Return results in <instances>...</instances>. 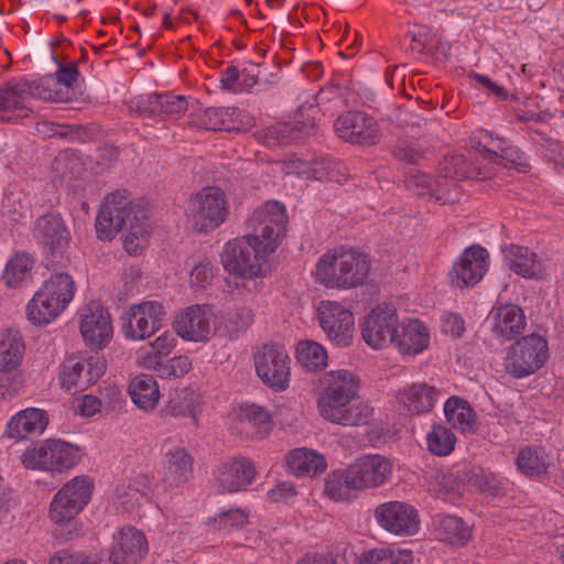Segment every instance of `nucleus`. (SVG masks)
Wrapping results in <instances>:
<instances>
[{"label": "nucleus", "mask_w": 564, "mask_h": 564, "mask_svg": "<svg viewBox=\"0 0 564 564\" xmlns=\"http://www.w3.org/2000/svg\"><path fill=\"white\" fill-rule=\"evenodd\" d=\"M286 224L283 204L269 200L256 208L247 220L250 232L225 245L220 254L225 270L243 279L258 276L261 263L280 246Z\"/></svg>", "instance_id": "1"}, {"label": "nucleus", "mask_w": 564, "mask_h": 564, "mask_svg": "<svg viewBox=\"0 0 564 564\" xmlns=\"http://www.w3.org/2000/svg\"><path fill=\"white\" fill-rule=\"evenodd\" d=\"M97 237L111 241L121 230H128L123 238L129 254H139L149 232L148 214L142 202L130 199L126 189L116 191L105 198L95 224Z\"/></svg>", "instance_id": "2"}, {"label": "nucleus", "mask_w": 564, "mask_h": 564, "mask_svg": "<svg viewBox=\"0 0 564 564\" xmlns=\"http://www.w3.org/2000/svg\"><path fill=\"white\" fill-rule=\"evenodd\" d=\"M370 261L358 249L335 248L323 254L316 264L319 282L329 289H356L367 282Z\"/></svg>", "instance_id": "3"}, {"label": "nucleus", "mask_w": 564, "mask_h": 564, "mask_svg": "<svg viewBox=\"0 0 564 564\" xmlns=\"http://www.w3.org/2000/svg\"><path fill=\"white\" fill-rule=\"evenodd\" d=\"M26 96L53 102H67L72 94L62 87H56L52 74L36 80L7 82L0 86V122L13 120L12 111L24 108Z\"/></svg>", "instance_id": "4"}, {"label": "nucleus", "mask_w": 564, "mask_h": 564, "mask_svg": "<svg viewBox=\"0 0 564 564\" xmlns=\"http://www.w3.org/2000/svg\"><path fill=\"white\" fill-rule=\"evenodd\" d=\"M33 236L42 248L45 259L53 265L64 267L69 262L67 251L72 239L59 213H46L36 218Z\"/></svg>", "instance_id": "5"}, {"label": "nucleus", "mask_w": 564, "mask_h": 564, "mask_svg": "<svg viewBox=\"0 0 564 564\" xmlns=\"http://www.w3.org/2000/svg\"><path fill=\"white\" fill-rule=\"evenodd\" d=\"M549 346L544 337L530 334L513 343L507 351L506 372L516 379H522L536 372L546 362Z\"/></svg>", "instance_id": "6"}, {"label": "nucleus", "mask_w": 564, "mask_h": 564, "mask_svg": "<svg viewBox=\"0 0 564 564\" xmlns=\"http://www.w3.org/2000/svg\"><path fill=\"white\" fill-rule=\"evenodd\" d=\"M227 215L226 195L218 187L204 188L188 202L187 216L197 232L213 231L226 220Z\"/></svg>", "instance_id": "7"}, {"label": "nucleus", "mask_w": 564, "mask_h": 564, "mask_svg": "<svg viewBox=\"0 0 564 564\" xmlns=\"http://www.w3.org/2000/svg\"><path fill=\"white\" fill-rule=\"evenodd\" d=\"M94 485L87 476L67 481L54 496L50 505V518L54 523L69 522L90 501Z\"/></svg>", "instance_id": "8"}, {"label": "nucleus", "mask_w": 564, "mask_h": 564, "mask_svg": "<svg viewBox=\"0 0 564 564\" xmlns=\"http://www.w3.org/2000/svg\"><path fill=\"white\" fill-rule=\"evenodd\" d=\"M165 319L166 308L161 302L144 301L122 314L121 328L127 338L142 340L160 330Z\"/></svg>", "instance_id": "9"}, {"label": "nucleus", "mask_w": 564, "mask_h": 564, "mask_svg": "<svg viewBox=\"0 0 564 564\" xmlns=\"http://www.w3.org/2000/svg\"><path fill=\"white\" fill-rule=\"evenodd\" d=\"M321 387L318 409L321 415L326 417L354 400L359 390V380L349 370H333L323 376Z\"/></svg>", "instance_id": "10"}, {"label": "nucleus", "mask_w": 564, "mask_h": 564, "mask_svg": "<svg viewBox=\"0 0 564 564\" xmlns=\"http://www.w3.org/2000/svg\"><path fill=\"white\" fill-rule=\"evenodd\" d=\"M291 358L283 347L278 345H263L254 355L257 376L262 383L275 392L289 388L291 376Z\"/></svg>", "instance_id": "11"}, {"label": "nucleus", "mask_w": 564, "mask_h": 564, "mask_svg": "<svg viewBox=\"0 0 564 564\" xmlns=\"http://www.w3.org/2000/svg\"><path fill=\"white\" fill-rule=\"evenodd\" d=\"M106 369L107 361L98 352L87 357L69 356L62 365L59 375L62 387L75 391L86 390L104 376Z\"/></svg>", "instance_id": "12"}, {"label": "nucleus", "mask_w": 564, "mask_h": 564, "mask_svg": "<svg viewBox=\"0 0 564 564\" xmlns=\"http://www.w3.org/2000/svg\"><path fill=\"white\" fill-rule=\"evenodd\" d=\"M75 282L67 273H54L31 299V313L44 306L48 317L58 316L75 295Z\"/></svg>", "instance_id": "13"}, {"label": "nucleus", "mask_w": 564, "mask_h": 564, "mask_svg": "<svg viewBox=\"0 0 564 564\" xmlns=\"http://www.w3.org/2000/svg\"><path fill=\"white\" fill-rule=\"evenodd\" d=\"M373 517L382 529L394 535H414L420 529L417 510L404 501L380 503L376 507Z\"/></svg>", "instance_id": "14"}, {"label": "nucleus", "mask_w": 564, "mask_h": 564, "mask_svg": "<svg viewBox=\"0 0 564 564\" xmlns=\"http://www.w3.org/2000/svg\"><path fill=\"white\" fill-rule=\"evenodd\" d=\"M399 316L393 305H378L365 318L361 336L367 345L382 349L393 344Z\"/></svg>", "instance_id": "15"}, {"label": "nucleus", "mask_w": 564, "mask_h": 564, "mask_svg": "<svg viewBox=\"0 0 564 564\" xmlns=\"http://www.w3.org/2000/svg\"><path fill=\"white\" fill-rule=\"evenodd\" d=\"M351 482L359 490L376 489L388 484L392 477L393 463L381 454H362L351 464Z\"/></svg>", "instance_id": "16"}, {"label": "nucleus", "mask_w": 564, "mask_h": 564, "mask_svg": "<svg viewBox=\"0 0 564 564\" xmlns=\"http://www.w3.org/2000/svg\"><path fill=\"white\" fill-rule=\"evenodd\" d=\"M319 325L328 339L339 347L349 346L354 332V315L341 304L323 301L317 308Z\"/></svg>", "instance_id": "17"}, {"label": "nucleus", "mask_w": 564, "mask_h": 564, "mask_svg": "<svg viewBox=\"0 0 564 564\" xmlns=\"http://www.w3.org/2000/svg\"><path fill=\"white\" fill-rule=\"evenodd\" d=\"M129 108L142 118L176 120L187 110L188 102L183 96L151 94L132 99Z\"/></svg>", "instance_id": "18"}, {"label": "nucleus", "mask_w": 564, "mask_h": 564, "mask_svg": "<svg viewBox=\"0 0 564 564\" xmlns=\"http://www.w3.org/2000/svg\"><path fill=\"white\" fill-rule=\"evenodd\" d=\"M336 134L352 144L372 145L378 142L379 129L376 120L362 111H347L335 123Z\"/></svg>", "instance_id": "19"}, {"label": "nucleus", "mask_w": 564, "mask_h": 564, "mask_svg": "<svg viewBox=\"0 0 564 564\" xmlns=\"http://www.w3.org/2000/svg\"><path fill=\"white\" fill-rule=\"evenodd\" d=\"M80 334L91 349H104L112 337L109 312L99 303H90L80 316Z\"/></svg>", "instance_id": "20"}, {"label": "nucleus", "mask_w": 564, "mask_h": 564, "mask_svg": "<svg viewBox=\"0 0 564 564\" xmlns=\"http://www.w3.org/2000/svg\"><path fill=\"white\" fill-rule=\"evenodd\" d=\"M489 253L479 246L473 245L465 249L460 260L451 270L452 282L459 289L475 286L488 270Z\"/></svg>", "instance_id": "21"}, {"label": "nucleus", "mask_w": 564, "mask_h": 564, "mask_svg": "<svg viewBox=\"0 0 564 564\" xmlns=\"http://www.w3.org/2000/svg\"><path fill=\"white\" fill-rule=\"evenodd\" d=\"M147 553L144 534L133 527H124L113 534L109 561L112 564H137Z\"/></svg>", "instance_id": "22"}, {"label": "nucleus", "mask_w": 564, "mask_h": 564, "mask_svg": "<svg viewBox=\"0 0 564 564\" xmlns=\"http://www.w3.org/2000/svg\"><path fill=\"white\" fill-rule=\"evenodd\" d=\"M176 335L189 341H205L209 338L210 317L205 306L192 305L174 321Z\"/></svg>", "instance_id": "23"}, {"label": "nucleus", "mask_w": 564, "mask_h": 564, "mask_svg": "<svg viewBox=\"0 0 564 564\" xmlns=\"http://www.w3.org/2000/svg\"><path fill=\"white\" fill-rule=\"evenodd\" d=\"M256 474L253 463L249 458L238 456L221 465L217 480L224 491L237 492L246 489Z\"/></svg>", "instance_id": "24"}, {"label": "nucleus", "mask_w": 564, "mask_h": 564, "mask_svg": "<svg viewBox=\"0 0 564 564\" xmlns=\"http://www.w3.org/2000/svg\"><path fill=\"white\" fill-rule=\"evenodd\" d=\"M393 344L404 355H417L422 352L430 341V334L425 325L419 319H409L400 324L395 332Z\"/></svg>", "instance_id": "25"}, {"label": "nucleus", "mask_w": 564, "mask_h": 564, "mask_svg": "<svg viewBox=\"0 0 564 564\" xmlns=\"http://www.w3.org/2000/svg\"><path fill=\"white\" fill-rule=\"evenodd\" d=\"M527 325L522 308L507 304L495 310L492 315V333L502 340H511L521 335Z\"/></svg>", "instance_id": "26"}, {"label": "nucleus", "mask_w": 564, "mask_h": 564, "mask_svg": "<svg viewBox=\"0 0 564 564\" xmlns=\"http://www.w3.org/2000/svg\"><path fill=\"white\" fill-rule=\"evenodd\" d=\"M47 424L46 411L28 408L11 417L7 425V434L11 438H25L28 435L42 434Z\"/></svg>", "instance_id": "27"}, {"label": "nucleus", "mask_w": 564, "mask_h": 564, "mask_svg": "<svg viewBox=\"0 0 564 564\" xmlns=\"http://www.w3.org/2000/svg\"><path fill=\"white\" fill-rule=\"evenodd\" d=\"M505 258L511 271L525 279H542L544 268L536 254L527 247L509 245L503 249Z\"/></svg>", "instance_id": "28"}, {"label": "nucleus", "mask_w": 564, "mask_h": 564, "mask_svg": "<svg viewBox=\"0 0 564 564\" xmlns=\"http://www.w3.org/2000/svg\"><path fill=\"white\" fill-rule=\"evenodd\" d=\"M236 424V429L245 437L262 438L271 430L272 422L270 414L262 406L247 404L241 406Z\"/></svg>", "instance_id": "29"}, {"label": "nucleus", "mask_w": 564, "mask_h": 564, "mask_svg": "<svg viewBox=\"0 0 564 564\" xmlns=\"http://www.w3.org/2000/svg\"><path fill=\"white\" fill-rule=\"evenodd\" d=\"M286 466L295 476L314 477L326 469V460L323 455L307 448H295L286 456Z\"/></svg>", "instance_id": "30"}, {"label": "nucleus", "mask_w": 564, "mask_h": 564, "mask_svg": "<svg viewBox=\"0 0 564 564\" xmlns=\"http://www.w3.org/2000/svg\"><path fill=\"white\" fill-rule=\"evenodd\" d=\"M398 400L409 413L420 414L432 410L437 400V391L426 383H416L400 391Z\"/></svg>", "instance_id": "31"}, {"label": "nucleus", "mask_w": 564, "mask_h": 564, "mask_svg": "<svg viewBox=\"0 0 564 564\" xmlns=\"http://www.w3.org/2000/svg\"><path fill=\"white\" fill-rule=\"evenodd\" d=\"M193 473V458L183 447L166 453L165 478L170 485L180 486L188 481Z\"/></svg>", "instance_id": "32"}, {"label": "nucleus", "mask_w": 564, "mask_h": 564, "mask_svg": "<svg viewBox=\"0 0 564 564\" xmlns=\"http://www.w3.org/2000/svg\"><path fill=\"white\" fill-rule=\"evenodd\" d=\"M129 394L133 403L144 410H153L160 399L156 380L151 375H139L129 384Z\"/></svg>", "instance_id": "33"}, {"label": "nucleus", "mask_w": 564, "mask_h": 564, "mask_svg": "<svg viewBox=\"0 0 564 564\" xmlns=\"http://www.w3.org/2000/svg\"><path fill=\"white\" fill-rule=\"evenodd\" d=\"M438 173L441 178H453L463 181L467 178H478L481 172L475 163L464 154H447L438 164Z\"/></svg>", "instance_id": "34"}, {"label": "nucleus", "mask_w": 564, "mask_h": 564, "mask_svg": "<svg viewBox=\"0 0 564 564\" xmlns=\"http://www.w3.org/2000/svg\"><path fill=\"white\" fill-rule=\"evenodd\" d=\"M435 525L438 538L452 545H465L471 536L470 528L456 516H437Z\"/></svg>", "instance_id": "35"}, {"label": "nucleus", "mask_w": 564, "mask_h": 564, "mask_svg": "<svg viewBox=\"0 0 564 564\" xmlns=\"http://www.w3.org/2000/svg\"><path fill=\"white\" fill-rule=\"evenodd\" d=\"M144 368L154 370L161 378H181L192 369V361L187 356H177L169 360L160 359V356L143 355Z\"/></svg>", "instance_id": "36"}, {"label": "nucleus", "mask_w": 564, "mask_h": 564, "mask_svg": "<svg viewBox=\"0 0 564 564\" xmlns=\"http://www.w3.org/2000/svg\"><path fill=\"white\" fill-rule=\"evenodd\" d=\"M24 343L17 330L0 333V371H11L21 362Z\"/></svg>", "instance_id": "37"}, {"label": "nucleus", "mask_w": 564, "mask_h": 564, "mask_svg": "<svg viewBox=\"0 0 564 564\" xmlns=\"http://www.w3.org/2000/svg\"><path fill=\"white\" fill-rule=\"evenodd\" d=\"M373 414V409L362 401H351L348 405L340 406L334 411V414L327 415L325 419L332 423L344 426H361L367 425Z\"/></svg>", "instance_id": "38"}, {"label": "nucleus", "mask_w": 564, "mask_h": 564, "mask_svg": "<svg viewBox=\"0 0 564 564\" xmlns=\"http://www.w3.org/2000/svg\"><path fill=\"white\" fill-rule=\"evenodd\" d=\"M444 413L447 422L463 432L474 430L476 414L470 404L458 397H451L444 404Z\"/></svg>", "instance_id": "39"}, {"label": "nucleus", "mask_w": 564, "mask_h": 564, "mask_svg": "<svg viewBox=\"0 0 564 564\" xmlns=\"http://www.w3.org/2000/svg\"><path fill=\"white\" fill-rule=\"evenodd\" d=\"M406 188L419 196L430 195L436 200L444 198L447 188L446 183L441 180H433L429 174L412 170L405 176Z\"/></svg>", "instance_id": "40"}, {"label": "nucleus", "mask_w": 564, "mask_h": 564, "mask_svg": "<svg viewBox=\"0 0 564 564\" xmlns=\"http://www.w3.org/2000/svg\"><path fill=\"white\" fill-rule=\"evenodd\" d=\"M254 322L251 307L241 305L230 310L224 321V334L230 340L238 339Z\"/></svg>", "instance_id": "41"}, {"label": "nucleus", "mask_w": 564, "mask_h": 564, "mask_svg": "<svg viewBox=\"0 0 564 564\" xmlns=\"http://www.w3.org/2000/svg\"><path fill=\"white\" fill-rule=\"evenodd\" d=\"M413 553L408 549L380 547L365 552L358 564H412Z\"/></svg>", "instance_id": "42"}, {"label": "nucleus", "mask_w": 564, "mask_h": 564, "mask_svg": "<svg viewBox=\"0 0 564 564\" xmlns=\"http://www.w3.org/2000/svg\"><path fill=\"white\" fill-rule=\"evenodd\" d=\"M351 468L348 465L345 469L333 471L327 476L325 482V492L327 496L336 501H346L351 498L352 490H359L354 482H351Z\"/></svg>", "instance_id": "43"}, {"label": "nucleus", "mask_w": 564, "mask_h": 564, "mask_svg": "<svg viewBox=\"0 0 564 564\" xmlns=\"http://www.w3.org/2000/svg\"><path fill=\"white\" fill-rule=\"evenodd\" d=\"M325 348L314 340H302L296 347V359L308 371H318L327 365Z\"/></svg>", "instance_id": "44"}, {"label": "nucleus", "mask_w": 564, "mask_h": 564, "mask_svg": "<svg viewBox=\"0 0 564 564\" xmlns=\"http://www.w3.org/2000/svg\"><path fill=\"white\" fill-rule=\"evenodd\" d=\"M48 454L52 460L51 470L68 469L79 460V448L59 440H51Z\"/></svg>", "instance_id": "45"}, {"label": "nucleus", "mask_w": 564, "mask_h": 564, "mask_svg": "<svg viewBox=\"0 0 564 564\" xmlns=\"http://www.w3.org/2000/svg\"><path fill=\"white\" fill-rule=\"evenodd\" d=\"M235 112L236 108L210 107L205 109L203 113L197 117V120H194L193 122L206 130H229L231 117Z\"/></svg>", "instance_id": "46"}, {"label": "nucleus", "mask_w": 564, "mask_h": 564, "mask_svg": "<svg viewBox=\"0 0 564 564\" xmlns=\"http://www.w3.org/2000/svg\"><path fill=\"white\" fill-rule=\"evenodd\" d=\"M343 164L336 159L321 156L312 159L311 180L340 182L345 177Z\"/></svg>", "instance_id": "47"}, {"label": "nucleus", "mask_w": 564, "mask_h": 564, "mask_svg": "<svg viewBox=\"0 0 564 564\" xmlns=\"http://www.w3.org/2000/svg\"><path fill=\"white\" fill-rule=\"evenodd\" d=\"M517 465L519 470L527 476H541L549 468L547 457L544 453L530 447L520 451Z\"/></svg>", "instance_id": "48"}, {"label": "nucleus", "mask_w": 564, "mask_h": 564, "mask_svg": "<svg viewBox=\"0 0 564 564\" xmlns=\"http://www.w3.org/2000/svg\"><path fill=\"white\" fill-rule=\"evenodd\" d=\"M469 482L482 494L501 497L506 494L503 482L491 471L477 468L471 471Z\"/></svg>", "instance_id": "49"}, {"label": "nucleus", "mask_w": 564, "mask_h": 564, "mask_svg": "<svg viewBox=\"0 0 564 564\" xmlns=\"http://www.w3.org/2000/svg\"><path fill=\"white\" fill-rule=\"evenodd\" d=\"M429 451L437 456H447L454 451L456 437L454 433L444 426H434L427 434Z\"/></svg>", "instance_id": "50"}, {"label": "nucleus", "mask_w": 564, "mask_h": 564, "mask_svg": "<svg viewBox=\"0 0 564 564\" xmlns=\"http://www.w3.org/2000/svg\"><path fill=\"white\" fill-rule=\"evenodd\" d=\"M33 261L26 254H17L6 265L3 281L10 288H17L29 274Z\"/></svg>", "instance_id": "51"}, {"label": "nucleus", "mask_w": 564, "mask_h": 564, "mask_svg": "<svg viewBox=\"0 0 564 564\" xmlns=\"http://www.w3.org/2000/svg\"><path fill=\"white\" fill-rule=\"evenodd\" d=\"M51 440L28 448L22 455V464L30 469L51 470L52 460L50 459L48 447Z\"/></svg>", "instance_id": "52"}, {"label": "nucleus", "mask_w": 564, "mask_h": 564, "mask_svg": "<svg viewBox=\"0 0 564 564\" xmlns=\"http://www.w3.org/2000/svg\"><path fill=\"white\" fill-rule=\"evenodd\" d=\"M391 153L394 159L406 164H417L423 158V151L420 145L410 140H398L392 147Z\"/></svg>", "instance_id": "53"}, {"label": "nucleus", "mask_w": 564, "mask_h": 564, "mask_svg": "<svg viewBox=\"0 0 564 564\" xmlns=\"http://www.w3.org/2000/svg\"><path fill=\"white\" fill-rule=\"evenodd\" d=\"M498 162L495 164L501 165L507 169L514 167L520 172H525L529 165L522 162L523 153L513 145L507 144L506 148L501 149V153L498 154Z\"/></svg>", "instance_id": "54"}, {"label": "nucleus", "mask_w": 564, "mask_h": 564, "mask_svg": "<svg viewBox=\"0 0 564 564\" xmlns=\"http://www.w3.org/2000/svg\"><path fill=\"white\" fill-rule=\"evenodd\" d=\"M54 61L58 64V69L52 75L54 80H56V87L63 86L64 90H68L72 94L70 89L79 77V70L76 64H59L55 57Z\"/></svg>", "instance_id": "55"}, {"label": "nucleus", "mask_w": 564, "mask_h": 564, "mask_svg": "<svg viewBox=\"0 0 564 564\" xmlns=\"http://www.w3.org/2000/svg\"><path fill=\"white\" fill-rule=\"evenodd\" d=\"M187 391H175L173 395L170 397L163 412L166 415L171 416H185L192 412L191 402L186 398Z\"/></svg>", "instance_id": "56"}, {"label": "nucleus", "mask_w": 564, "mask_h": 564, "mask_svg": "<svg viewBox=\"0 0 564 564\" xmlns=\"http://www.w3.org/2000/svg\"><path fill=\"white\" fill-rule=\"evenodd\" d=\"M215 521L220 530L240 528L247 522V513L242 509H230L220 512Z\"/></svg>", "instance_id": "57"}, {"label": "nucleus", "mask_w": 564, "mask_h": 564, "mask_svg": "<svg viewBox=\"0 0 564 564\" xmlns=\"http://www.w3.org/2000/svg\"><path fill=\"white\" fill-rule=\"evenodd\" d=\"M176 341L177 339L172 333L165 332L149 344L151 350L144 355L160 356V359H162L163 356H167L172 351Z\"/></svg>", "instance_id": "58"}, {"label": "nucleus", "mask_w": 564, "mask_h": 564, "mask_svg": "<svg viewBox=\"0 0 564 564\" xmlns=\"http://www.w3.org/2000/svg\"><path fill=\"white\" fill-rule=\"evenodd\" d=\"M469 77L477 84L481 85L484 88L488 89L489 93L496 96L499 100H508L509 98H513V96H511L503 86L496 84L486 75L473 72L469 74Z\"/></svg>", "instance_id": "59"}, {"label": "nucleus", "mask_w": 564, "mask_h": 564, "mask_svg": "<svg viewBox=\"0 0 564 564\" xmlns=\"http://www.w3.org/2000/svg\"><path fill=\"white\" fill-rule=\"evenodd\" d=\"M296 495V488L290 481H280L268 491V498L271 502L288 501Z\"/></svg>", "instance_id": "60"}, {"label": "nucleus", "mask_w": 564, "mask_h": 564, "mask_svg": "<svg viewBox=\"0 0 564 564\" xmlns=\"http://www.w3.org/2000/svg\"><path fill=\"white\" fill-rule=\"evenodd\" d=\"M312 159L304 160L301 158H292L284 162V171L286 174H295L300 177L311 180Z\"/></svg>", "instance_id": "61"}, {"label": "nucleus", "mask_w": 564, "mask_h": 564, "mask_svg": "<svg viewBox=\"0 0 564 564\" xmlns=\"http://www.w3.org/2000/svg\"><path fill=\"white\" fill-rule=\"evenodd\" d=\"M214 276L213 264L205 260L196 264L191 272V281L195 285L204 288Z\"/></svg>", "instance_id": "62"}, {"label": "nucleus", "mask_w": 564, "mask_h": 564, "mask_svg": "<svg viewBox=\"0 0 564 564\" xmlns=\"http://www.w3.org/2000/svg\"><path fill=\"white\" fill-rule=\"evenodd\" d=\"M101 401L91 394H85L79 401L75 409V413L90 417L100 411Z\"/></svg>", "instance_id": "63"}, {"label": "nucleus", "mask_w": 564, "mask_h": 564, "mask_svg": "<svg viewBox=\"0 0 564 564\" xmlns=\"http://www.w3.org/2000/svg\"><path fill=\"white\" fill-rule=\"evenodd\" d=\"M85 557L84 553L72 549H63L57 551L51 558L48 564H79Z\"/></svg>", "instance_id": "64"}]
</instances>
